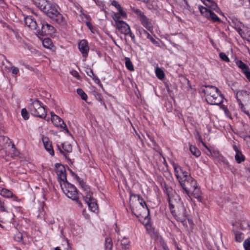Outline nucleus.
<instances>
[{
    "instance_id": "72a5a7b5",
    "label": "nucleus",
    "mask_w": 250,
    "mask_h": 250,
    "mask_svg": "<svg viewBox=\"0 0 250 250\" xmlns=\"http://www.w3.org/2000/svg\"><path fill=\"white\" fill-rule=\"evenodd\" d=\"M62 149L67 154L72 151V148L71 145L64 143L62 144Z\"/></svg>"
},
{
    "instance_id": "c756f323",
    "label": "nucleus",
    "mask_w": 250,
    "mask_h": 250,
    "mask_svg": "<svg viewBox=\"0 0 250 250\" xmlns=\"http://www.w3.org/2000/svg\"><path fill=\"white\" fill-rule=\"evenodd\" d=\"M189 150L191 153L196 157H198L201 155L200 150L194 146L190 145Z\"/></svg>"
},
{
    "instance_id": "6e6552de",
    "label": "nucleus",
    "mask_w": 250,
    "mask_h": 250,
    "mask_svg": "<svg viewBox=\"0 0 250 250\" xmlns=\"http://www.w3.org/2000/svg\"><path fill=\"white\" fill-rule=\"evenodd\" d=\"M61 185L63 193L67 197L75 201L79 206L82 207V203L79 200L78 190L76 187L68 182H64V184H61Z\"/></svg>"
},
{
    "instance_id": "4468645a",
    "label": "nucleus",
    "mask_w": 250,
    "mask_h": 250,
    "mask_svg": "<svg viewBox=\"0 0 250 250\" xmlns=\"http://www.w3.org/2000/svg\"><path fill=\"white\" fill-rule=\"evenodd\" d=\"M233 149L235 152V160L237 163L241 164L246 160V157L243 154L240 145H237L235 142L232 144Z\"/></svg>"
},
{
    "instance_id": "7ed1b4c3",
    "label": "nucleus",
    "mask_w": 250,
    "mask_h": 250,
    "mask_svg": "<svg viewBox=\"0 0 250 250\" xmlns=\"http://www.w3.org/2000/svg\"><path fill=\"white\" fill-rule=\"evenodd\" d=\"M201 92L205 94L207 102L212 105H219L223 102V96L218 88L211 85H205Z\"/></svg>"
},
{
    "instance_id": "774afa93",
    "label": "nucleus",
    "mask_w": 250,
    "mask_h": 250,
    "mask_svg": "<svg viewBox=\"0 0 250 250\" xmlns=\"http://www.w3.org/2000/svg\"><path fill=\"white\" fill-rule=\"evenodd\" d=\"M249 171L250 172V167H249Z\"/></svg>"
},
{
    "instance_id": "4c0bfd02",
    "label": "nucleus",
    "mask_w": 250,
    "mask_h": 250,
    "mask_svg": "<svg viewBox=\"0 0 250 250\" xmlns=\"http://www.w3.org/2000/svg\"><path fill=\"white\" fill-rule=\"evenodd\" d=\"M77 93L81 96L82 99L86 101L87 96L84 91L81 88H78L77 90Z\"/></svg>"
},
{
    "instance_id": "ddd939ff",
    "label": "nucleus",
    "mask_w": 250,
    "mask_h": 250,
    "mask_svg": "<svg viewBox=\"0 0 250 250\" xmlns=\"http://www.w3.org/2000/svg\"><path fill=\"white\" fill-rule=\"evenodd\" d=\"M136 34L141 40H145L147 39L154 44L158 45L159 44V42L146 30L142 27H138L137 29Z\"/></svg>"
},
{
    "instance_id": "680f3d73",
    "label": "nucleus",
    "mask_w": 250,
    "mask_h": 250,
    "mask_svg": "<svg viewBox=\"0 0 250 250\" xmlns=\"http://www.w3.org/2000/svg\"><path fill=\"white\" fill-rule=\"evenodd\" d=\"M84 16L86 17V18L87 19V20H89L90 19V17L89 16H88L86 14H84Z\"/></svg>"
},
{
    "instance_id": "0e129e2a",
    "label": "nucleus",
    "mask_w": 250,
    "mask_h": 250,
    "mask_svg": "<svg viewBox=\"0 0 250 250\" xmlns=\"http://www.w3.org/2000/svg\"><path fill=\"white\" fill-rule=\"evenodd\" d=\"M55 250H61L59 247H56L55 248Z\"/></svg>"
},
{
    "instance_id": "7c9ffc66",
    "label": "nucleus",
    "mask_w": 250,
    "mask_h": 250,
    "mask_svg": "<svg viewBox=\"0 0 250 250\" xmlns=\"http://www.w3.org/2000/svg\"><path fill=\"white\" fill-rule=\"evenodd\" d=\"M125 65L126 68L129 71H133L134 70V68L132 64V62L130 61V59L128 57H125Z\"/></svg>"
},
{
    "instance_id": "49530a36",
    "label": "nucleus",
    "mask_w": 250,
    "mask_h": 250,
    "mask_svg": "<svg viewBox=\"0 0 250 250\" xmlns=\"http://www.w3.org/2000/svg\"><path fill=\"white\" fill-rule=\"evenodd\" d=\"M11 73L13 74L17 75L19 73V69L16 66H11Z\"/></svg>"
},
{
    "instance_id": "79ce46f5",
    "label": "nucleus",
    "mask_w": 250,
    "mask_h": 250,
    "mask_svg": "<svg viewBox=\"0 0 250 250\" xmlns=\"http://www.w3.org/2000/svg\"><path fill=\"white\" fill-rule=\"evenodd\" d=\"M21 115L25 120H28L29 118V113L25 108L21 109Z\"/></svg>"
},
{
    "instance_id": "37998d69",
    "label": "nucleus",
    "mask_w": 250,
    "mask_h": 250,
    "mask_svg": "<svg viewBox=\"0 0 250 250\" xmlns=\"http://www.w3.org/2000/svg\"><path fill=\"white\" fill-rule=\"evenodd\" d=\"M219 56L223 61H225L227 62H230V59H229V58L225 53L223 52L220 53L219 54Z\"/></svg>"
},
{
    "instance_id": "c85d7f7f",
    "label": "nucleus",
    "mask_w": 250,
    "mask_h": 250,
    "mask_svg": "<svg viewBox=\"0 0 250 250\" xmlns=\"http://www.w3.org/2000/svg\"><path fill=\"white\" fill-rule=\"evenodd\" d=\"M0 195L3 197L10 198L12 197L13 192L7 188H3L0 190Z\"/></svg>"
},
{
    "instance_id": "473e14b6",
    "label": "nucleus",
    "mask_w": 250,
    "mask_h": 250,
    "mask_svg": "<svg viewBox=\"0 0 250 250\" xmlns=\"http://www.w3.org/2000/svg\"><path fill=\"white\" fill-rule=\"evenodd\" d=\"M105 250H111L112 248V241L110 238H106L105 240Z\"/></svg>"
},
{
    "instance_id": "f3484780",
    "label": "nucleus",
    "mask_w": 250,
    "mask_h": 250,
    "mask_svg": "<svg viewBox=\"0 0 250 250\" xmlns=\"http://www.w3.org/2000/svg\"><path fill=\"white\" fill-rule=\"evenodd\" d=\"M116 28L123 34L126 36L127 33L130 31V27L128 24L123 21H115Z\"/></svg>"
},
{
    "instance_id": "412c9836",
    "label": "nucleus",
    "mask_w": 250,
    "mask_h": 250,
    "mask_svg": "<svg viewBox=\"0 0 250 250\" xmlns=\"http://www.w3.org/2000/svg\"><path fill=\"white\" fill-rule=\"evenodd\" d=\"M140 21L141 24L150 32H153V27L151 23V20L148 18L146 15L140 19Z\"/></svg>"
},
{
    "instance_id": "3c124183",
    "label": "nucleus",
    "mask_w": 250,
    "mask_h": 250,
    "mask_svg": "<svg viewBox=\"0 0 250 250\" xmlns=\"http://www.w3.org/2000/svg\"><path fill=\"white\" fill-rule=\"evenodd\" d=\"M245 141H246L247 146L250 149V136H247L244 138Z\"/></svg>"
},
{
    "instance_id": "e2e57ef3",
    "label": "nucleus",
    "mask_w": 250,
    "mask_h": 250,
    "mask_svg": "<svg viewBox=\"0 0 250 250\" xmlns=\"http://www.w3.org/2000/svg\"><path fill=\"white\" fill-rule=\"evenodd\" d=\"M6 61L7 63H8L10 65H12V63L8 60H6Z\"/></svg>"
},
{
    "instance_id": "bf43d9fd",
    "label": "nucleus",
    "mask_w": 250,
    "mask_h": 250,
    "mask_svg": "<svg viewBox=\"0 0 250 250\" xmlns=\"http://www.w3.org/2000/svg\"><path fill=\"white\" fill-rule=\"evenodd\" d=\"M162 247L164 250H169V248L167 244H163Z\"/></svg>"
},
{
    "instance_id": "cd10ccee",
    "label": "nucleus",
    "mask_w": 250,
    "mask_h": 250,
    "mask_svg": "<svg viewBox=\"0 0 250 250\" xmlns=\"http://www.w3.org/2000/svg\"><path fill=\"white\" fill-rule=\"evenodd\" d=\"M244 26L243 23L241 22H239L237 23H235L234 28L237 31V32L239 34L241 37L242 38H246V36H245V33L243 31L242 29V27Z\"/></svg>"
},
{
    "instance_id": "864d4df0",
    "label": "nucleus",
    "mask_w": 250,
    "mask_h": 250,
    "mask_svg": "<svg viewBox=\"0 0 250 250\" xmlns=\"http://www.w3.org/2000/svg\"><path fill=\"white\" fill-rule=\"evenodd\" d=\"M246 38H245L248 42H250V30H247V34L245 33Z\"/></svg>"
},
{
    "instance_id": "a878e982",
    "label": "nucleus",
    "mask_w": 250,
    "mask_h": 250,
    "mask_svg": "<svg viewBox=\"0 0 250 250\" xmlns=\"http://www.w3.org/2000/svg\"><path fill=\"white\" fill-rule=\"evenodd\" d=\"M233 232L235 242L239 243L242 242L244 239V234L240 231L235 229L233 230Z\"/></svg>"
},
{
    "instance_id": "f8f14e48",
    "label": "nucleus",
    "mask_w": 250,
    "mask_h": 250,
    "mask_svg": "<svg viewBox=\"0 0 250 250\" xmlns=\"http://www.w3.org/2000/svg\"><path fill=\"white\" fill-rule=\"evenodd\" d=\"M41 30L39 31V34L41 36L52 35L55 32V28L46 21H41Z\"/></svg>"
},
{
    "instance_id": "39448f33",
    "label": "nucleus",
    "mask_w": 250,
    "mask_h": 250,
    "mask_svg": "<svg viewBox=\"0 0 250 250\" xmlns=\"http://www.w3.org/2000/svg\"><path fill=\"white\" fill-rule=\"evenodd\" d=\"M79 183L84 192L83 200L88 205L89 209L94 212L98 211V207L96 200L93 198V193L90 191L89 187L83 180L80 181Z\"/></svg>"
},
{
    "instance_id": "a18cd8bd",
    "label": "nucleus",
    "mask_w": 250,
    "mask_h": 250,
    "mask_svg": "<svg viewBox=\"0 0 250 250\" xmlns=\"http://www.w3.org/2000/svg\"><path fill=\"white\" fill-rule=\"evenodd\" d=\"M244 109L246 111L244 110H241L245 114H247L249 118H250V104H248V106L244 105Z\"/></svg>"
},
{
    "instance_id": "6e6d98bb",
    "label": "nucleus",
    "mask_w": 250,
    "mask_h": 250,
    "mask_svg": "<svg viewBox=\"0 0 250 250\" xmlns=\"http://www.w3.org/2000/svg\"><path fill=\"white\" fill-rule=\"evenodd\" d=\"M248 81L250 82V69L246 71V72L243 73Z\"/></svg>"
},
{
    "instance_id": "b1692460",
    "label": "nucleus",
    "mask_w": 250,
    "mask_h": 250,
    "mask_svg": "<svg viewBox=\"0 0 250 250\" xmlns=\"http://www.w3.org/2000/svg\"><path fill=\"white\" fill-rule=\"evenodd\" d=\"M207 6L210 7L212 10H215L218 13L220 11V8L218 7L216 3L213 0H203L202 1Z\"/></svg>"
},
{
    "instance_id": "f03ea898",
    "label": "nucleus",
    "mask_w": 250,
    "mask_h": 250,
    "mask_svg": "<svg viewBox=\"0 0 250 250\" xmlns=\"http://www.w3.org/2000/svg\"><path fill=\"white\" fill-rule=\"evenodd\" d=\"M39 8L53 19L56 22L61 23L63 21V17L57 9V6L48 0H39L38 3Z\"/></svg>"
},
{
    "instance_id": "393cba45",
    "label": "nucleus",
    "mask_w": 250,
    "mask_h": 250,
    "mask_svg": "<svg viewBox=\"0 0 250 250\" xmlns=\"http://www.w3.org/2000/svg\"><path fill=\"white\" fill-rule=\"evenodd\" d=\"M85 72L89 77L92 79L96 83L98 84L101 83L100 79L94 74L92 69L87 68Z\"/></svg>"
},
{
    "instance_id": "f257e3e1",
    "label": "nucleus",
    "mask_w": 250,
    "mask_h": 250,
    "mask_svg": "<svg viewBox=\"0 0 250 250\" xmlns=\"http://www.w3.org/2000/svg\"><path fill=\"white\" fill-rule=\"evenodd\" d=\"M135 199V201H130V206L132 214L137 217L139 220L145 226L148 225L150 218L149 209L143 198L138 194L130 192V200Z\"/></svg>"
},
{
    "instance_id": "c03bdc74",
    "label": "nucleus",
    "mask_w": 250,
    "mask_h": 250,
    "mask_svg": "<svg viewBox=\"0 0 250 250\" xmlns=\"http://www.w3.org/2000/svg\"><path fill=\"white\" fill-rule=\"evenodd\" d=\"M245 250H250V238L246 239L243 243Z\"/></svg>"
},
{
    "instance_id": "8fccbe9b",
    "label": "nucleus",
    "mask_w": 250,
    "mask_h": 250,
    "mask_svg": "<svg viewBox=\"0 0 250 250\" xmlns=\"http://www.w3.org/2000/svg\"><path fill=\"white\" fill-rule=\"evenodd\" d=\"M111 4L114 6L116 9H118V8H120L121 7L120 3L116 0H113L111 1Z\"/></svg>"
},
{
    "instance_id": "423d86ee",
    "label": "nucleus",
    "mask_w": 250,
    "mask_h": 250,
    "mask_svg": "<svg viewBox=\"0 0 250 250\" xmlns=\"http://www.w3.org/2000/svg\"><path fill=\"white\" fill-rule=\"evenodd\" d=\"M169 208L174 218L184 224L188 218L187 211L184 206L177 201L176 203H170Z\"/></svg>"
},
{
    "instance_id": "338daca9",
    "label": "nucleus",
    "mask_w": 250,
    "mask_h": 250,
    "mask_svg": "<svg viewBox=\"0 0 250 250\" xmlns=\"http://www.w3.org/2000/svg\"><path fill=\"white\" fill-rule=\"evenodd\" d=\"M178 250H181V249H180L179 247L177 248Z\"/></svg>"
},
{
    "instance_id": "bb28decb",
    "label": "nucleus",
    "mask_w": 250,
    "mask_h": 250,
    "mask_svg": "<svg viewBox=\"0 0 250 250\" xmlns=\"http://www.w3.org/2000/svg\"><path fill=\"white\" fill-rule=\"evenodd\" d=\"M235 62L236 65L241 70V72L243 73L246 72V71L250 69L248 65L243 62L241 60H236Z\"/></svg>"
},
{
    "instance_id": "5701e85b",
    "label": "nucleus",
    "mask_w": 250,
    "mask_h": 250,
    "mask_svg": "<svg viewBox=\"0 0 250 250\" xmlns=\"http://www.w3.org/2000/svg\"><path fill=\"white\" fill-rule=\"evenodd\" d=\"M24 22L26 25L32 30H35L37 28V23L32 16H28L24 18Z\"/></svg>"
},
{
    "instance_id": "69168bd1",
    "label": "nucleus",
    "mask_w": 250,
    "mask_h": 250,
    "mask_svg": "<svg viewBox=\"0 0 250 250\" xmlns=\"http://www.w3.org/2000/svg\"><path fill=\"white\" fill-rule=\"evenodd\" d=\"M0 227L1 228H3L4 227L3 225H2L1 224H0Z\"/></svg>"
},
{
    "instance_id": "6ab92c4d",
    "label": "nucleus",
    "mask_w": 250,
    "mask_h": 250,
    "mask_svg": "<svg viewBox=\"0 0 250 250\" xmlns=\"http://www.w3.org/2000/svg\"><path fill=\"white\" fill-rule=\"evenodd\" d=\"M162 188H163L164 193L166 194L167 196L169 206L170 205V203H171L172 204L176 203V202H177V201L174 198V196H172V188L167 185L166 184V183H164V185H162Z\"/></svg>"
},
{
    "instance_id": "052dcab7",
    "label": "nucleus",
    "mask_w": 250,
    "mask_h": 250,
    "mask_svg": "<svg viewBox=\"0 0 250 250\" xmlns=\"http://www.w3.org/2000/svg\"><path fill=\"white\" fill-rule=\"evenodd\" d=\"M160 243L161 245V246H162V247L163 246V244H167V243L165 242V241L164 239L163 238H161L160 239Z\"/></svg>"
},
{
    "instance_id": "58836bf2",
    "label": "nucleus",
    "mask_w": 250,
    "mask_h": 250,
    "mask_svg": "<svg viewBox=\"0 0 250 250\" xmlns=\"http://www.w3.org/2000/svg\"><path fill=\"white\" fill-rule=\"evenodd\" d=\"M14 240L18 242H21L23 239L22 234L20 232H17L14 235Z\"/></svg>"
},
{
    "instance_id": "aec40b11",
    "label": "nucleus",
    "mask_w": 250,
    "mask_h": 250,
    "mask_svg": "<svg viewBox=\"0 0 250 250\" xmlns=\"http://www.w3.org/2000/svg\"><path fill=\"white\" fill-rule=\"evenodd\" d=\"M117 9L118 12L114 13L112 16V18L115 21H120V19H126L127 18V13L126 11L123 9L122 6Z\"/></svg>"
},
{
    "instance_id": "2f4dec72",
    "label": "nucleus",
    "mask_w": 250,
    "mask_h": 250,
    "mask_svg": "<svg viewBox=\"0 0 250 250\" xmlns=\"http://www.w3.org/2000/svg\"><path fill=\"white\" fill-rule=\"evenodd\" d=\"M155 74L157 77L161 80L165 78V74L162 69L160 68H157L155 70Z\"/></svg>"
},
{
    "instance_id": "dca6fc26",
    "label": "nucleus",
    "mask_w": 250,
    "mask_h": 250,
    "mask_svg": "<svg viewBox=\"0 0 250 250\" xmlns=\"http://www.w3.org/2000/svg\"><path fill=\"white\" fill-rule=\"evenodd\" d=\"M78 48L82 54L83 57L85 59L87 57L89 51L88 43L87 40H82L80 41L78 44Z\"/></svg>"
},
{
    "instance_id": "c9c22d12",
    "label": "nucleus",
    "mask_w": 250,
    "mask_h": 250,
    "mask_svg": "<svg viewBox=\"0 0 250 250\" xmlns=\"http://www.w3.org/2000/svg\"><path fill=\"white\" fill-rule=\"evenodd\" d=\"M96 3L97 6L100 8L101 10L103 11L105 14H106L107 11L106 10L105 5L103 1L98 0L96 1Z\"/></svg>"
},
{
    "instance_id": "4d7b16f0",
    "label": "nucleus",
    "mask_w": 250,
    "mask_h": 250,
    "mask_svg": "<svg viewBox=\"0 0 250 250\" xmlns=\"http://www.w3.org/2000/svg\"><path fill=\"white\" fill-rule=\"evenodd\" d=\"M86 25L88 27V28L91 31V32L94 33L93 31H92V28H93L92 25L90 23V22H89V21L86 22Z\"/></svg>"
},
{
    "instance_id": "5fc2aeb1",
    "label": "nucleus",
    "mask_w": 250,
    "mask_h": 250,
    "mask_svg": "<svg viewBox=\"0 0 250 250\" xmlns=\"http://www.w3.org/2000/svg\"><path fill=\"white\" fill-rule=\"evenodd\" d=\"M71 74L75 78H77V79H79L80 76L79 74V73H78L77 71H72L71 72Z\"/></svg>"
},
{
    "instance_id": "a19ab883",
    "label": "nucleus",
    "mask_w": 250,
    "mask_h": 250,
    "mask_svg": "<svg viewBox=\"0 0 250 250\" xmlns=\"http://www.w3.org/2000/svg\"><path fill=\"white\" fill-rule=\"evenodd\" d=\"M133 11L139 17V20L145 15L144 12L139 9L134 8Z\"/></svg>"
},
{
    "instance_id": "a211bd4d",
    "label": "nucleus",
    "mask_w": 250,
    "mask_h": 250,
    "mask_svg": "<svg viewBox=\"0 0 250 250\" xmlns=\"http://www.w3.org/2000/svg\"><path fill=\"white\" fill-rule=\"evenodd\" d=\"M51 121L53 125L61 128H63L67 131H68L65 124L62 119L56 114H52Z\"/></svg>"
},
{
    "instance_id": "09e8293b",
    "label": "nucleus",
    "mask_w": 250,
    "mask_h": 250,
    "mask_svg": "<svg viewBox=\"0 0 250 250\" xmlns=\"http://www.w3.org/2000/svg\"><path fill=\"white\" fill-rule=\"evenodd\" d=\"M127 35H128L131 38V40L133 42V43H136L135 36L134 34L131 32V29L130 30V31H129L128 33H127Z\"/></svg>"
},
{
    "instance_id": "f704fd0d",
    "label": "nucleus",
    "mask_w": 250,
    "mask_h": 250,
    "mask_svg": "<svg viewBox=\"0 0 250 250\" xmlns=\"http://www.w3.org/2000/svg\"><path fill=\"white\" fill-rule=\"evenodd\" d=\"M129 241L125 238H124L121 241V245L123 246L122 248L124 249L125 250H128V246H129Z\"/></svg>"
},
{
    "instance_id": "2eb2a0df",
    "label": "nucleus",
    "mask_w": 250,
    "mask_h": 250,
    "mask_svg": "<svg viewBox=\"0 0 250 250\" xmlns=\"http://www.w3.org/2000/svg\"><path fill=\"white\" fill-rule=\"evenodd\" d=\"M56 172L58 178L63 182H67L66 173L65 167L62 164L57 163L55 165Z\"/></svg>"
},
{
    "instance_id": "0eeeda50",
    "label": "nucleus",
    "mask_w": 250,
    "mask_h": 250,
    "mask_svg": "<svg viewBox=\"0 0 250 250\" xmlns=\"http://www.w3.org/2000/svg\"><path fill=\"white\" fill-rule=\"evenodd\" d=\"M31 114L35 117L45 119L46 116L47 110L46 106L38 100H34L28 106Z\"/></svg>"
},
{
    "instance_id": "ea45409f",
    "label": "nucleus",
    "mask_w": 250,
    "mask_h": 250,
    "mask_svg": "<svg viewBox=\"0 0 250 250\" xmlns=\"http://www.w3.org/2000/svg\"><path fill=\"white\" fill-rule=\"evenodd\" d=\"M42 44L45 48H49L52 44V42L50 39L46 38L43 40Z\"/></svg>"
},
{
    "instance_id": "4be33fe9",
    "label": "nucleus",
    "mask_w": 250,
    "mask_h": 250,
    "mask_svg": "<svg viewBox=\"0 0 250 250\" xmlns=\"http://www.w3.org/2000/svg\"><path fill=\"white\" fill-rule=\"evenodd\" d=\"M44 148L51 156H54L55 154L54 150L53 149L52 142L49 141L48 137H43L42 139Z\"/></svg>"
},
{
    "instance_id": "13d9d810",
    "label": "nucleus",
    "mask_w": 250,
    "mask_h": 250,
    "mask_svg": "<svg viewBox=\"0 0 250 250\" xmlns=\"http://www.w3.org/2000/svg\"><path fill=\"white\" fill-rule=\"evenodd\" d=\"M11 198H13V201H17V202L20 201V199H19V198L17 196L14 195L13 194L12 197H11Z\"/></svg>"
},
{
    "instance_id": "e433bc0d",
    "label": "nucleus",
    "mask_w": 250,
    "mask_h": 250,
    "mask_svg": "<svg viewBox=\"0 0 250 250\" xmlns=\"http://www.w3.org/2000/svg\"><path fill=\"white\" fill-rule=\"evenodd\" d=\"M10 139L6 136H0V145L4 146V144H9Z\"/></svg>"
},
{
    "instance_id": "1a4fd4ad",
    "label": "nucleus",
    "mask_w": 250,
    "mask_h": 250,
    "mask_svg": "<svg viewBox=\"0 0 250 250\" xmlns=\"http://www.w3.org/2000/svg\"><path fill=\"white\" fill-rule=\"evenodd\" d=\"M235 98L238 103L241 110H245L244 105L250 104V93L245 90H240L237 92Z\"/></svg>"
},
{
    "instance_id": "9d476101",
    "label": "nucleus",
    "mask_w": 250,
    "mask_h": 250,
    "mask_svg": "<svg viewBox=\"0 0 250 250\" xmlns=\"http://www.w3.org/2000/svg\"><path fill=\"white\" fill-rule=\"evenodd\" d=\"M172 166L174 170V174L180 184L190 176L188 172L185 170L178 164L173 163Z\"/></svg>"
},
{
    "instance_id": "9b49d317",
    "label": "nucleus",
    "mask_w": 250,
    "mask_h": 250,
    "mask_svg": "<svg viewBox=\"0 0 250 250\" xmlns=\"http://www.w3.org/2000/svg\"><path fill=\"white\" fill-rule=\"evenodd\" d=\"M199 10L202 15L206 17L208 20L213 22H221V20L211 10L207 8L200 5Z\"/></svg>"
},
{
    "instance_id": "de8ad7c7",
    "label": "nucleus",
    "mask_w": 250,
    "mask_h": 250,
    "mask_svg": "<svg viewBox=\"0 0 250 250\" xmlns=\"http://www.w3.org/2000/svg\"><path fill=\"white\" fill-rule=\"evenodd\" d=\"M96 99L99 101L101 103L103 104L105 107H106L105 104L103 100L101 95L99 93H97V95L96 96Z\"/></svg>"
},
{
    "instance_id": "603ef678",
    "label": "nucleus",
    "mask_w": 250,
    "mask_h": 250,
    "mask_svg": "<svg viewBox=\"0 0 250 250\" xmlns=\"http://www.w3.org/2000/svg\"><path fill=\"white\" fill-rule=\"evenodd\" d=\"M58 149L59 150L60 152L62 154L65 158L67 157V153H65L61 148V146L59 145L57 146Z\"/></svg>"
},
{
    "instance_id": "20e7f679",
    "label": "nucleus",
    "mask_w": 250,
    "mask_h": 250,
    "mask_svg": "<svg viewBox=\"0 0 250 250\" xmlns=\"http://www.w3.org/2000/svg\"><path fill=\"white\" fill-rule=\"evenodd\" d=\"M180 185L188 196L193 195L196 198H199L201 197L200 188L197 181L191 176H188L187 179L180 183Z\"/></svg>"
}]
</instances>
